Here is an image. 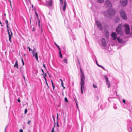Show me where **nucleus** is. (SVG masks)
<instances>
[{"label": "nucleus", "mask_w": 132, "mask_h": 132, "mask_svg": "<svg viewBox=\"0 0 132 132\" xmlns=\"http://www.w3.org/2000/svg\"><path fill=\"white\" fill-rule=\"evenodd\" d=\"M80 71L81 72L80 78H81V81L80 82V84L81 85V92L82 94L83 93V92L82 90L83 88H84L85 83L84 80L85 79V77L84 74L82 71L81 69H80Z\"/></svg>", "instance_id": "nucleus-1"}, {"label": "nucleus", "mask_w": 132, "mask_h": 132, "mask_svg": "<svg viewBox=\"0 0 132 132\" xmlns=\"http://www.w3.org/2000/svg\"><path fill=\"white\" fill-rule=\"evenodd\" d=\"M123 26L121 24H119L116 29V31L118 34L120 36H122L123 34V30L122 29Z\"/></svg>", "instance_id": "nucleus-2"}, {"label": "nucleus", "mask_w": 132, "mask_h": 132, "mask_svg": "<svg viewBox=\"0 0 132 132\" xmlns=\"http://www.w3.org/2000/svg\"><path fill=\"white\" fill-rule=\"evenodd\" d=\"M67 5L66 1L65 0L64 2V5H63V0H60V9L62 8L63 11H64L66 9Z\"/></svg>", "instance_id": "nucleus-3"}, {"label": "nucleus", "mask_w": 132, "mask_h": 132, "mask_svg": "<svg viewBox=\"0 0 132 132\" xmlns=\"http://www.w3.org/2000/svg\"><path fill=\"white\" fill-rule=\"evenodd\" d=\"M127 129L129 132L132 131V122L130 120L127 121Z\"/></svg>", "instance_id": "nucleus-4"}, {"label": "nucleus", "mask_w": 132, "mask_h": 132, "mask_svg": "<svg viewBox=\"0 0 132 132\" xmlns=\"http://www.w3.org/2000/svg\"><path fill=\"white\" fill-rule=\"evenodd\" d=\"M106 12L109 15L111 16L114 15L116 13V11L112 8L108 9Z\"/></svg>", "instance_id": "nucleus-5"}, {"label": "nucleus", "mask_w": 132, "mask_h": 132, "mask_svg": "<svg viewBox=\"0 0 132 132\" xmlns=\"http://www.w3.org/2000/svg\"><path fill=\"white\" fill-rule=\"evenodd\" d=\"M120 14L121 18L124 20H126L127 17L125 11L123 9H121L120 11Z\"/></svg>", "instance_id": "nucleus-6"}, {"label": "nucleus", "mask_w": 132, "mask_h": 132, "mask_svg": "<svg viewBox=\"0 0 132 132\" xmlns=\"http://www.w3.org/2000/svg\"><path fill=\"white\" fill-rule=\"evenodd\" d=\"M123 27L125 28V31L126 34L128 35L130 33V27L127 24H125Z\"/></svg>", "instance_id": "nucleus-7"}, {"label": "nucleus", "mask_w": 132, "mask_h": 132, "mask_svg": "<svg viewBox=\"0 0 132 132\" xmlns=\"http://www.w3.org/2000/svg\"><path fill=\"white\" fill-rule=\"evenodd\" d=\"M104 77L105 80L106 84L108 85V88H110L111 86V84L110 81L108 79L107 76L106 75H104Z\"/></svg>", "instance_id": "nucleus-8"}, {"label": "nucleus", "mask_w": 132, "mask_h": 132, "mask_svg": "<svg viewBox=\"0 0 132 132\" xmlns=\"http://www.w3.org/2000/svg\"><path fill=\"white\" fill-rule=\"evenodd\" d=\"M120 3L122 6H124L127 5L128 0H121L120 1Z\"/></svg>", "instance_id": "nucleus-9"}, {"label": "nucleus", "mask_w": 132, "mask_h": 132, "mask_svg": "<svg viewBox=\"0 0 132 132\" xmlns=\"http://www.w3.org/2000/svg\"><path fill=\"white\" fill-rule=\"evenodd\" d=\"M97 26L100 30H102L103 29L102 25L101 23L98 20L96 22Z\"/></svg>", "instance_id": "nucleus-10"}, {"label": "nucleus", "mask_w": 132, "mask_h": 132, "mask_svg": "<svg viewBox=\"0 0 132 132\" xmlns=\"http://www.w3.org/2000/svg\"><path fill=\"white\" fill-rule=\"evenodd\" d=\"M31 51L32 53L33 56L35 57L36 61H38V58L37 53V52H35L33 50H31Z\"/></svg>", "instance_id": "nucleus-11"}, {"label": "nucleus", "mask_w": 132, "mask_h": 132, "mask_svg": "<svg viewBox=\"0 0 132 132\" xmlns=\"http://www.w3.org/2000/svg\"><path fill=\"white\" fill-rule=\"evenodd\" d=\"M102 45L104 47L106 46V40L104 38H103L101 40Z\"/></svg>", "instance_id": "nucleus-12"}, {"label": "nucleus", "mask_w": 132, "mask_h": 132, "mask_svg": "<svg viewBox=\"0 0 132 132\" xmlns=\"http://www.w3.org/2000/svg\"><path fill=\"white\" fill-rule=\"evenodd\" d=\"M105 5L107 7H111L112 4L110 2L109 0H106L105 2Z\"/></svg>", "instance_id": "nucleus-13"}, {"label": "nucleus", "mask_w": 132, "mask_h": 132, "mask_svg": "<svg viewBox=\"0 0 132 132\" xmlns=\"http://www.w3.org/2000/svg\"><path fill=\"white\" fill-rule=\"evenodd\" d=\"M117 34L115 32H113L111 34V36L113 38V40H116L117 38Z\"/></svg>", "instance_id": "nucleus-14"}, {"label": "nucleus", "mask_w": 132, "mask_h": 132, "mask_svg": "<svg viewBox=\"0 0 132 132\" xmlns=\"http://www.w3.org/2000/svg\"><path fill=\"white\" fill-rule=\"evenodd\" d=\"M46 2L51 7L52 6L53 4V3L52 0H50L49 1H47L46 0Z\"/></svg>", "instance_id": "nucleus-15"}, {"label": "nucleus", "mask_w": 132, "mask_h": 132, "mask_svg": "<svg viewBox=\"0 0 132 132\" xmlns=\"http://www.w3.org/2000/svg\"><path fill=\"white\" fill-rule=\"evenodd\" d=\"M120 20V18L118 16H117L115 17L114 19V21L116 23L119 22Z\"/></svg>", "instance_id": "nucleus-16"}, {"label": "nucleus", "mask_w": 132, "mask_h": 132, "mask_svg": "<svg viewBox=\"0 0 132 132\" xmlns=\"http://www.w3.org/2000/svg\"><path fill=\"white\" fill-rule=\"evenodd\" d=\"M104 35L105 37L106 38H108L109 37V32L107 30H106L105 31V32Z\"/></svg>", "instance_id": "nucleus-17"}, {"label": "nucleus", "mask_w": 132, "mask_h": 132, "mask_svg": "<svg viewBox=\"0 0 132 132\" xmlns=\"http://www.w3.org/2000/svg\"><path fill=\"white\" fill-rule=\"evenodd\" d=\"M14 68H16L17 69H18L19 68L18 61L17 60L16 61L14 65Z\"/></svg>", "instance_id": "nucleus-18"}, {"label": "nucleus", "mask_w": 132, "mask_h": 132, "mask_svg": "<svg viewBox=\"0 0 132 132\" xmlns=\"http://www.w3.org/2000/svg\"><path fill=\"white\" fill-rule=\"evenodd\" d=\"M117 40H118L119 43H123V40L121 38L118 37L117 38Z\"/></svg>", "instance_id": "nucleus-19"}, {"label": "nucleus", "mask_w": 132, "mask_h": 132, "mask_svg": "<svg viewBox=\"0 0 132 132\" xmlns=\"http://www.w3.org/2000/svg\"><path fill=\"white\" fill-rule=\"evenodd\" d=\"M106 104V103H104L100 105V107L102 109L106 107V106L105 105Z\"/></svg>", "instance_id": "nucleus-20"}, {"label": "nucleus", "mask_w": 132, "mask_h": 132, "mask_svg": "<svg viewBox=\"0 0 132 132\" xmlns=\"http://www.w3.org/2000/svg\"><path fill=\"white\" fill-rule=\"evenodd\" d=\"M97 2L100 3H102L104 2V0H97Z\"/></svg>", "instance_id": "nucleus-21"}, {"label": "nucleus", "mask_w": 132, "mask_h": 132, "mask_svg": "<svg viewBox=\"0 0 132 132\" xmlns=\"http://www.w3.org/2000/svg\"><path fill=\"white\" fill-rule=\"evenodd\" d=\"M44 77V79L45 81V82H46L47 80L46 77L47 76V75L46 73H45V76H43Z\"/></svg>", "instance_id": "nucleus-22"}, {"label": "nucleus", "mask_w": 132, "mask_h": 132, "mask_svg": "<svg viewBox=\"0 0 132 132\" xmlns=\"http://www.w3.org/2000/svg\"><path fill=\"white\" fill-rule=\"evenodd\" d=\"M99 67L102 68L104 70L106 71H108V70H106L101 65H100V66H99Z\"/></svg>", "instance_id": "nucleus-23"}, {"label": "nucleus", "mask_w": 132, "mask_h": 132, "mask_svg": "<svg viewBox=\"0 0 132 132\" xmlns=\"http://www.w3.org/2000/svg\"><path fill=\"white\" fill-rule=\"evenodd\" d=\"M59 55L60 57L62 58V55L61 54V51H59Z\"/></svg>", "instance_id": "nucleus-24"}, {"label": "nucleus", "mask_w": 132, "mask_h": 132, "mask_svg": "<svg viewBox=\"0 0 132 132\" xmlns=\"http://www.w3.org/2000/svg\"><path fill=\"white\" fill-rule=\"evenodd\" d=\"M9 40L10 41V42L11 43H12V40H11V38H12V37H11L10 35L9 36Z\"/></svg>", "instance_id": "nucleus-25"}, {"label": "nucleus", "mask_w": 132, "mask_h": 132, "mask_svg": "<svg viewBox=\"0 0 132 132\" xmlns=\"http://www.w3.org/2000/svg\"><path fill=\"white\" fill-rule=\"evenodd\" d=\"M51 82H52V86L53 87V90H54L55 86H54V85H53V82L52 80H51Z\"/></svg>", "instance_id": "nucleus-26"}, {"label": "nucleus", "mask_w": 132, "mask_h": 132, "mask_svg": "<svg viewBox=\"0 0 132 132\" xmlns=\"http://www.w3.org/2000/svg\"><path fill=\"white\" fill-rule=\"evenodd\" d=\"M114 98L113 97H109L108 98V100L109 101H110V99H112V98Z\"/></svg>", "instance_id": "nucleus-27"}, {"label": "nucleus", "mask_w": 132, "mask_h": 132, "mask_svg": "<svg viewBox=\"0 0 132 132\" xmlns=\"http://www.w3.org/2000/svg\"><path fill=\"white\" fill-rule=\"evenodd\" d=\"M113 108L115 109H117V107L116 106V105H114Z\"/></svg>", "instance_id": "nucleus-28"}, {"label": "nucleus", "mask_w": 132, "mask_h": 132, "mask_svg": "<svg viewBox=\"0 0 132 132\" xmlns=\"http://www.w3.org/2000/svg\"><path fill=\"white\" fill-rule=\"evenodd\" d=\"M63 62L65 63H67V60L66 59L63 60Z\"/></svg>", "instance_id": "nucleus-29"}, {"label": "nucleus", "mask_w": 132, "mask_h": 132, "mask_svg": "<svg viewBox=\"0 0 132 132\" xmlns=\"http://www.w3.org/2000/svg\"><path fill=\"white\" fill-rule=\"evenodd\" d=\"M10 32H11V33H10V34H9V36L10 35L11 37H12V35H13V33H12V32L11 31V30H10Z\"/></svg>", "instance_id": "nucleus-30"}, {"label": "nucleus", "mask_w": 132, "mask_h": 132, "mask_svg": "<svg viewBox=\"0 0 132 132\" xmlns=\"http://www.w3.org/2000/svg\"><path fill=\"white\" fill-rule=\"evenodd\" d=\"M65 101L67 102H68V101L67 97H65L64 98Z\"/></svg>", "instance_id": "nucleus-31"}, {"label": "nucleus", "mask_w": 132, "mask_h": 132, "mask_svg": "<svg viewBox=\"0 0 132 132\" xmlns=\"http://www.w3.org/2000/svg\"><path fill=\"white\" fill-rule=\"evenodd\" d=\"M55 125H54L53 128H52L51 132H54V129L55 127Z\"/></svg>", "instance_id": "nucleus-32"}, {"label": "nucleus", "mask_w": 132, "mask_h": 132, "mask_svg": "<svg viewBox=\"0 0 132 132\" xmlns=\"http://www.w3.org/2000/svg\"><path fill=\"white\" fill-rule=\"evenodd\" d=\"M93 86L94 88H96L97 87L96 85H94V84H93Z\"/></svg>", "instance_id": "nucleus-33"}, {"label": "nucleus", "mask_w": 132, "mask_h": 132, "mask_svg": "<svg viewBox=\"0 0 132 132\" xmlns=\"http://www.w3.org/2000/svg\"><path fill=\"white\" fill-rule=\"evenodd\" d=\"M21 61H22V64H23V65H24V61L22 59H22H21Z\"/></svg>", "instance_id": "nucleus-34"}, {"label": "nucleus", "mask_w": 132, "mask_h": 132, "mask_svg": "<svg viewBox=\"0 0 132 132\" xmlns=\"http://www.w3.org/2000/svg\"><path fill=\"white\" fill-rule=\"evenodd\" d=\"M41 70H42V72L44 74V75H43V76H45V73L44 72V71L42 69Z\"/></svg>", "instance_id": "nucleus-35"}, {"label": "nucleus", "mask_w": 132, "mask_h": 132, "mask_svg": "<svg viewBox=\"0 0 132 132\" xmlns=\"http://www.w3.org/2000/svg\"><path fill=\"white\" fill-rule=\"evenodd\" d=\"M35 14H36V16L37 18H38V14L36 12V11L35 12Z\"/></svg>", "instance_id": "nucleus-36"}, {"label": "nucleus", "mask_w": 132, "mask_h": 132, "mask_svg": "<svg viewBox=\"0 0 132 132\" xmlns=\"http://www.w3.org/2000/svg\"><path fill=\"white\" fill-rule=\"evenodd\" d=\"M122 102L125 104H126V101L125 100L123 99L122 100Z\"/></svg>", "instance_id": "nucleus-37"}, {"label": "nucleus", "mask_w": 132, "mask_h": 132, "mask_svg": "<svg viewBox=\"0 0 132 132\" xmlns=\"http://www.w3.org/2000/svg\"><path fill=\"white\" fill-rule=\"evenodd\" d=\"M27 112V110L26 109L24 111V114H26Z\"/></svg>", "instance_id": "nucleus-38"}, {"label": "nucleus", "mask_w": 132, "mask_h": 132, "mask_svg": "<svg viewBox=\"0 0 132 132\" xmlns=\"http://www.w3.org/2000/svg\"><path fill=\"white\" fill-rule=\"evenodd\" d=\"M7 31L9 34H9H10V33L9 31V29H7Z\"/></svg>", "instance_id": "nucleus-39"}, {"label": "nucleus", "mask_w": 132, "mask_h": 132, "mask_svg": "<svg viewBox=\"0 0 132 132\" xmlns=\"http://www.w3.org/2000/svg\"><path fill=\"white\" fill-rule=\"evenodd\" d=\"M55 44L57 48L59 47V46L55 43Z\"/></svg>", "instance_id": "nucleus-40"}, {"label": "nucleus", "mask_w": 132, "mask_h": 132, "mask_svg": "<svg viewBox=\"0 0 132 132\" xmlns=\"http://www.w3.org/2000/svg\"><path fill=\"white\" fill-rule=\"evenodd\" d=\"M53 120L54 121V123H55V119L54 117V116H53Z\"/></svg>", "instance_id": "nucleus-41"}, {"label": "nucleus", "mask_w": 132, "mask_h": 132, "mask_svg": "<svg viewBox=\"0 0 132 132\" xmlns=\"http://www.w3.org/2000/svg\"><path fill=\"white\" fill-rule=\"evenodd\" d=\"M17 101L18 102H19V103H20L21 101H20V99H18L17 100Z\"/></svg>", "instance_id": "nucleus-42"}, {"label": "nucleus", "mask_w": 132, "mask_h": 132, "mask_svg": "<svg viewBox=\"0 0 132 132\" xmlns=\"http://www.w3.org/2000/svg\"><path fill=\"white\" fill-rule=\"evenodd\" d=\"M61 86L62 87H63V82H62L61 83Z\"/></svg>", "instance_id": "nucleus-43"}, {"label": "nucleus", "mask_w": 132, "mask_h": 132, "mask_svg": "<svg viewBox=\"0 0 132 132\" xmlns=\"http://www.w3.org/2000/svg\"><path fill=\"white\" fill-rule=\"evenodd\" d=\"M27 48H28V49H29V52H30V51H31V49H30V47H27Z\"/></svg>", "instance_id": "nucleus-44"}, {"label": "nucleus", "mask_w": 132, "mask_h": 132, "mask_svg": "<svg viewBox=\"0 0 132 132\" xmlns=\"http://www.w3.org/2000/svg\"><path fill=\"white\" fill-rule=\"evenodd\" d=\"M20 132H23V130L22 129H20L19 131Z\"/></svg>", "instance_id": "nucleus-45"}, {"label": "nucleus", "mask_w": 132, "mask_h": 132, "mask_svg": "<svg viewBox=\"0 0 132 132\" xmlns=\"http://www.w3.org/2000/svg\"><path fill=\"white\" fill-rule=\"evenodd\" d=\"M57 127H59V126L58 124V123L57 121Z\"/></svg>", "instance_id": "nucleus-46"}, {"label": "nucleus", "mask_w": 132, "mask_h": 132, "mask_svg": "<svg viewBox=\"0 0 132 132\" xmlns=\"http://www.w3.org/2000/svg\"><path fill=\"white\" fill-rule=\"evenodd\" d=\"M57 48H58L59 50V51H61V49L60 47L59 46L58 47H57Z\"/></svg>", "instance_id": "nucleus-47"}, {"label": "nucleus", "mask_w": 132, "mask_h": 132, "mask_svg": "<svg viewBox=\"0 0 132 132\" xmlns=\"http://www.w3.org/2000/svg\"><path fill=\"white\" fill-rule=\"evenodd\" d=\"M0 24L1 25V26H2V27L3 26L2 25V24L0 21Z\"/></svg>", "instance_id": "nucleus-48"}, {"label": "nucleus", "mask_w": 132, "mask_h": 132, "mask_svg": "<svg viewBox=\"0 0 132 132\" xmlns=\"http://www.w3.org/2000/svg\"><path fill=\"white\" fill-rule=\"evenodd\" d=\"M5 22L6 23H8V21L7 20H6Z\"/></svg>", "instance_id": "nucleus-49"}, {"label": "nucleus", "mask_w": 132, "mask_h": 132, "mask_svg": "<svg viewBox=\"0 0 132 132\" xmlns=\"http://www.w3.org/2000/svg\"><path fill=\"white\" fill-rule=\"evenodd\" d=\"M46 84L47 85V87L48 88L49 87V86H48V83H47V81H46Z\"/></svg>", "instance_id": "nucleus-50"}, {"label": "nucleus", "mask_w": 132, "mask_h": 132, "mask_svg": "<svg viewBox=\"0 0 132 132\" xmlns=\"http://www.w3.org/2000/svg\"><path fill=\"white\" fill-rule=\"evenodd\" d=\"M6 27L7 28V29H9V25H7L6 26Z\"/></svg>", "instance_id": "nucleus-51"}, {"label": "nucleus", "mask_w": 132, "mask_h": 132, "mask_svg": "<svg viewBox=\"0 0 132 132\" xmlns=\"http://www.w3.org/2000/svg\"><path fill=\"white\" fill-rule=\"evenodd\" d=\"M7 126H7H7H6V127H5V131H6V128L7 127Z\"/></svg>", "instance_id": "nucleus-52"}, {"label": "nucleus", "mask_w": 132, "mask_h": 132, "mask_svg": "<svg viewBox=\"0 0 132 132\" xmlns=\"http://www.w3.org/2000/svg\"><path fill=\"white\" fill-rule=\"evenodd\" d=\"M58 113H57V119H58Z\"/></svg>", "instance_id": "nucleus-53"}, {"label": "nucleus", "mask_w": 132, "mask_h": 132, "mask_svg": "<svg viewBox=\"0 0 132 132\" xmlns=\"http://www.w3.org/2000/svg\"><path fill=\"white\" fill-rule=\"evenodd\" d=\"M38 24H39V26H40V20H38Z\"/></svg>", "instance_id": "nucleus-54"}, {"label": "nucleus", "mask_w": 132, "mask_h": 132, "mask_svg": "<svg viewBox=\"0 0 132 132\" xmlns=\"http://www.w3.org/2000/svg\"><path fill=\"white\" fill-rule=\"evenodd\" d=\"M30 121H28V124H29L30 122Z\"/></svg>", "instance_id": "nucleus-55"}, {"label": "nucleus", "mask_w": 132, "mask_h": 132, "mask_svg": "<svg viewBox=\"0 0 132 132\" xmlns=\"http://www.w3.org/2000/svg\"><path fill=\"white\" fill-rule=\"evenodd\" d=\"M60 80L61 82V83L62 82H63V80L61 79H60Z\"/></svg>", "instance_id": "nucleus-56"}, {"label": "nucleus", "mask_w": 132, "mask_h": 132, "mask_svg": "<svg viewBox=\"0 0 132 132\" xmlns=\"http://www.w3.org/2000/svg\"><path fill=\"white\" fill-rule=\"evenodd\" d=\"M43 67H44V68H46L45 65L44 64H43Z\"/></svg>", "instance_id": "nucleus-57"}, {"label": "nucleus", "mask_w": 132, "mask_h": 132, "mask_svg": "<svg viewBox=\"0 0 132 132\" xmlns=\"http://www.w3.org/2000/svg\"><path fill=\"white\" fill-rule=\"evenodd\" d=\"M75 102H76V104L77 105V107H78V104H77V103L76 102V101H75Z\"/></svg>", "instance_id": "nucleus-58"}, {"label": "nucleus", "mask_w": 132, "mask_h": 132, "mask_svg": "<svg viewBox=\"0 0 132 132\" xmlns=\"http://www.w3.org/2000/svg\"><path fill=\"white\" fill-rule=\"evenodd\" d=\"M34 30H35L34 28H33V30H32V31H34Z\"/></svg>", "instance_id": "nucleus-59"}, {"label": "nucleus", "mask_w": 132, "mask_h": 132, "mask_svg": "<svg viewBox=\"0 0 132 132\" xmlns=\"http://www.w3.org/2000/svg\"><path fill=\"white\" fill-rule=\"evenodd\" d=\"M23 79H24V80H25V77L24 76H23Z\"/></svg>", "instance_id": "nucleus-60"}, {"label": "nucleus", "mask_w": 132, "mask_h": 132, "mask_svg": "<svg viewBox=\"0 0 132 132\" xmlns=\"http://www.w3.org/2000/svg\"><path fill=\"white\" fill-rule=\"evenodd\" d=\"M105 12L104 13V15H105V16H107V15H105Z\"/></svg>", "instance_id": "nucleus-61"}, {"label": "nucleus", "mask_w": 132, "mask_h": 132, "mask_svg": "<svg viewBox=\"0 0 132 132\" xmlns=\"http://www.w3.org/2000/svg\"><path fill=\"white\" fill-rule=\"evenodd\" d=\"M9 1L10 2L11 6V2L10 1Z\"/></svg>", "instance_id": "nucleus-62"}, {"label": "nucleus", "mask_w": 132, "mask_h": 132, "mask_svg": "<svg viewBox=\"0 0 132 132\" xmlns=\"http://www.w3.org/2000/svg\"><path fill=\"white\" fill-rule=\"evenodd\" d=\"M6 25H9V23H6Z\"/></svg>", "instance_id": "nucleus-63"}, {"label": "nucleus", "mask_w": 132, "mask_h": 132, "mask_svg": "<svg viewBox=\"0 0 132 132\" xmlns=\"http://www.w3.org/2000/svg\"><path fill=\"white\" fill-rule=\"evenodd\" d=\"M131 30H132V25L131 26Z\"/></svg>", "instance_id": "nucleus-64"}]
</instances>
